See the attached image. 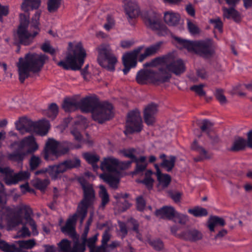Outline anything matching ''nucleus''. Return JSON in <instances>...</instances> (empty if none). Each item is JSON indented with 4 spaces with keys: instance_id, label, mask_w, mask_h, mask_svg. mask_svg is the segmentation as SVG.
Instances as JSON below:
<instances>
[{
    "instance_id": "423d86ee",
    "label": "nucleus",
    "mask_w": 252,
    "mask_h": 252,
    "mask_svg": "<svg viewBox=\"0 0 252 252\" xmlns=\"http://www.w3.org/2000/svg\"><path fill=\"white\" fill-rule=\"evenodd\" d=\"M15 124L16 129L22 134L35 132L43 136L47 133L50 128L49 122L46 120L33 122L26 118H21Z\"/></svg>"
},
{
    "instance_id": "9d476101",
    "label": "nucleus",
    "mask_w": 252,
    "mask_h": 252,
    "mask_svg": "<svg viewBox=\"0 0 252 252\" xmlns=\"http://www.w3.org/2000/svg\"><path fill=\"white\" fill-rule=\"evenodd\" d=\"M71 148L70 143L65 142L61 144L53 138H49L44 148L43 157L47 161H54L66 153Z\"/></svg>"
},
{
    "instance_id": "58836bf2",
    "label": "nucleus",
    "mask_w": 252,
    "mask_h": 252,
    "mask_svg": "<svg viewBox=\"0 0 252 252\" xmlns=\"http://www.w3.org/2000/svg\"><path fill=\"white\" fill-rule=\"evenodd\" d=\"M133 161L135 162L136 163V168L134 172V174L143 171L146 169L147 166L146 158L144 156H141L138 158H136Z\"/></svg>"
},
{
    "instance_id": "1a4fd4ad",
    "label": "nucleus",
    "mask_w": 252,
    "mask_h": 252,
    "mask_svg": "<svg viewBox=\"0 0 252 252\" xmlns=\"http://www.w3.org/2000/svg\"><path fill=\"white\" fill-rule=\"evenodd\" d=\"M178 47L185 48L189 52H193L203 57L210 56L213 52L212 43L209 41H189L179 37L176 38Z\"/></svg>"
},
{
    "instance_id": "338daca9",
    "label": "nucleus",
    "mask_w": 252,
    "mask_h": 252,
    "mask_svg": "<svg viewBox=\"0 0 252 252\" xmlns=\"http://www.w3.org/2000/svg\"><path fill=\"white\" fill-rule=\"evenodd\" d=\"M114 25V21L113 19L110 16H108L107 17V23L104 25V28L107 30L109 31Z\"/></svg>"
},
{
    "instance_id": "c9c22d12",
    "label": "nucleus",
    "mask_w": 252,
    "mask_h": 252,
    "mask_svg": "<svg viewBox=\"0 0 252 252\" xmlns=\"http://www.w3.org/2000/svg\"><path fill=\"white\" fill-rule=\"evenodd\" d=\"M99 196L101 201L99 208L103 209L110 201L109 196L105 188L103 185L99 186Z\"/></svg>"
},
{
    "instance_id": "c85d7f7f",
    "label": "nucleus",
    "mask_w": 252,
    "mask_h": 252,
    "mask_svg": "<svg viewBox=\"0 0 252 252\" xmlns=\"http://www.w3.org/2000/svg\"><path fill=\"white\" fill-rule=\"evenodd\" d=\"M222 10L224 18L232 19L235 21H238L240 20V14L239 12L234 8V7L231 6V7L230 8L223 7Z\"/></svg>"
},
{
    "instance_id": "6ab92c4d",
    "label": "nucleus",
    "mask_w": 252,
    "mask_h": 252,
    "mask_svg": "<svg viewBox=\"0 0 252 252\" xmlns=\"http://www.w3.org/2000/svg\"><path fill=\"white\" fill-rule=\"evenodd\" d=\"M124 10L129 21L135 19L141 13L140 7L137 2L132 0H126L124 3Z\"/></svg>"
},
{
    "instance_id": "f3484780",
    "label": "nucleus",
    "mask_w": 252,
    "mask_h": 252,
    "mask_svg": "<svg viewBox=\"0 0 252 252\" xmlns=\"http://www.w3.org/2000/svg\"><path fill=\"white\" fill-rule=\"evenodd\" d=\"M11 210L8 207L6 206L4 203L1 201V197L0 195V216L1 218H4L6 216L5 219L7 220L10 225L15 226L23 223V218L20 214H15L10 220H8V216L11 214Z\"/></svg>"
},
{
    "instance_id": "e433bc0d",
    "label": "nucleus",
    "mask_w": 252,
    "mask_h": 252,
    "mask_svg": "<svg viewBox=\"0 0 252 252\" xmlns=\"http://www.w3.org/2000/svg\"><path fill=\"white\" fill-rule=\"evenodd\" d=\"M100 178L104 182L108 184L113 188H117L119 183V179L109 174H102L99 175Z\"/></svg>"
},
{
    "instance_id": "473e14b6",
    "label": "nucleus",
    "mask_w": 252,
    "mask_h": 252,
    "mask_svg": "<svg viewBox=\"0 0 252 252\" xmlns=\"http://www.w3.org/2000/svg\"><path fill=\"white\" fill-rule=\"evenodd\" d=\"M160 158L162 159L161 166L166 168L167 171H171L174 166L176 161V157L174 156H170L168 158H166L165 154H161Z\"/></svg>"
},
{
    "instance_id": "aec40b11",
    "label": "nucleus",
    "mask_w": 252,
    "mask_h": 252,
    "mask_svg": "<svg viewBox=\"0 0 252 252\" xmlns=\"http://www.w3.org/2000/svg\"><path fill=\"white\" fill-rule=\"evenodd\" d=\"M79 107L81 110L85 112H92L99 104L98 99L95 96H87L82 98L79 102Z\"/></svg>"
},
{
    "instance_id": "e2e57ef3",
    "label": "nucleus",
    "mask_w": 252,
    "mask_h": 252,
    "mask_svg": "<svg viewBox=\"0 0 252 252\" xmlns=\"http://www.w3.org/2000/svg\"><path fill=\"white\" fill-rule=\"evenodd\" d=\"M168 194L170 197L176 202H178L180 201L182 195L181 193L173 191H169Z\"/></svg>"
},
{
    "instance_id": "f257e3e1",
    "label": "nucleus",
    "mask_w": 252,
    "mask_h": 252,
    "mask_svg": "<svg viewBox=\"0 0 252 252\" xmlns=\"http://www.w3.org/2000/svg\"><path fill=\"white\" fill-rule=\"evenodd\" d=\"M84 192L83 199L78 206L77 213L72 218L69 219L64 226L62 228V231L72 238L76 237L75 232V224L76 217L78 216L81 218V223H82L87 214L88 207L93 203L95 198L94 190L92 185L81 179L79 180Z\"/></svg>"
},
{
    "instance_id": "09e8293b",
    "label": "nucleus",
    "mask_w": 252,
    "mask_h": 252,
    "mask_svg": "<svg viewBox=\"0 0 252 252\" xmlns=\"http://www.w3.org/2000/svg\"><path fill=\"white\" fill-rule=\"evenodd\" d=\"M215 96L217 100L221 105H224L227 103V100L224 94L223 91L222 90L217 89L215 93Z\"/></svg>"
},
{
    "instance_id": "de8ad7c7",
    "label": "nucleus",
    "mask_w": 252,
    "mask_h": 252,
    "mask_svg": "<svg viewBox=\"0 0 252 252\" xmlns=\"http://www.w3.org/2000/svg\"><path fill=\"white\" fill-rule=\"evenodd\" d=\"M58 113V107L55 103H52L47 111V115L49 118L54 119Z\"/></svg>"
},
{
    "instance_id": "4d7b16f0",
    "label": "nucleus",
    "mask_w": 252,
    "mask_h": 252,
    "mask_svg": "<svg viewBox=\"0 0 252 252\" xmlns=\"http://www.w3.org/2000/svg\"><path fill=\"white\" fill-rule=\"evenodd\" d=\"M25 155L19 153H13L8 155V158L10 160L15 161H21L23 160Z\"/></svg>"
},
{
    "instance_id": "4be33fe9",
    "label": "nucleus",
    "mask_w": 252,
    "mask_h": 252,
    "mask_svg": "<svg viewBox=\"0 0 252 252\" xmlns=\"http://www.w3.org/2000/svg\"><path fill=\"white\" fill-rule=\"evenodd\" d=\"M117 164L118 159L113 157L105 158L101 163L100 168L103 171L114 172L117 170Z\"/></svg>"
},
{
    "instance_id": "052dcab7",
    "label": "nucleus",
    "mask_w": 252,
    "mask_h": 252,
    "mask_svg": "<svg viewBox=\"0 0 252 252\" xmlns=\"http://www.w3.org/2000/svg\"><path fill=\"white\" fill-rule=\"evenodd\" d=\"M150 245L157 251H160L163 248L162 242L159 240H155L149 242Z\"/></svg>"
},
{
    "instance_id": "0e129e2a",
    "label": "nucleus",
    "mask_w": 252,
    "mask_h": 252,
    "mask_svg": "<svg viewBox=\"0 0 252 252\" xmlns=\"http://www.w3.org/2000/svg\"><path fill=\"white\" fill-rule=\"evenodd\" d=\"M41 49L45 52L49 53L51 55L55 53V50L48 43H45L41 46Z\"/></svg>"
},
{
    "instance_id": "37998d69",
    "label": "nucleus",
    "mask_w": 252,
    "mask_h": 252,
    "mask_svg": "<svg viewBox=\"0 0 252 252\" xmlns=\"http://www.w3.org/2000/svg\"><path fill=\"white\" fill-rule=\"evenodd\" d=\"M188 212L196 217H201L206 216L208 214L207 211L206 209L196 207L188 210Z\"/></svg>"
},
{
    "instance_id": "393cba45",
    "label": "nucleus",
    "mask_w": 252,
    "mask_h": 252,
    "mask_svg": "<svg viewBox=\"0 0 252 252\" xmlns=\"http://www.w3.org/2000/svg\"><path fill=\"white\" fill-rule=\"evenodd\" d=\"M21 148H28L27 153H32L37 150L38 146L35 142V138L32 136L24 138L19 143Z\"/></svg>"
},
{
    "instance_id": "a19ab883",
    "label": "nucleus",
    "mask_w": 252,
    "mask_h": 252,
    "mask_svg": "<svg viewBox=\"0 0 252 252\" xmlns=\"http://www.w3.org/2000/svg\"><path fill=\"white\" fill-rule=\"evenodd\" d=\"M14 244H16V246L19 248L24 250H28L32 249L36 245V243L34 239H30L16 241Z\"/></svg>"
},
{
    "instance_id": "f704fd0d",
    "label": "nucleus",
    "mask_w": 252,
    "mask_h": 252,
    "mask_svg": "<svg viewBox=\"0 0 252 252\" xmlns=\"http://www.w3.org/2000/svg\"><path fill=\"white\" fill-rule=\"evenodd\" d=\"M248 147L247 141L241 137H237L235 139L230 150L233 152H238L244 150Z\"/></svg>"
},
{
    "instance_id": "9b49d317",
    "label": "nucleus",
    "mask_w": 252,
    "mask_h": 252,
    "mask_svg": "<svg viewBox=\"0 0 252 252\" xmlns=\"http://www.w3.org/2000/svg\"><path fill=\"white\" fill-rule=\"evenodd\" d=\"M170 79L169 74L166 73L162 70L161 74L160 69L158 72L152 70L142 69L138 72L136 75V81L140 84H144L147 82L164 83L168 82Z\"/></svg>"
},
{
    "instance_id": "c03bdc74",
    "label": "nucleus",
    "mask_w": 252,
    "mask_h": 252,
    "mask_svg": "<svg viewBox=\"0 0 252 252\" xmlns=\"http://www.w3.org/2000/svg\"><path fill=\"white\" fill-rule=\"evenodd\" d=\"M60 252H71V242L67 239H63L58 244Z\"/></svg>"
},
{
    "instance_id": "a878e982",
    "label": "nucleus",
    "mask_w": 252,
    "mask_h": 252,
    "mask_svg": "<svg viewBox=\"0 0 252 252\" xmlns=\"http://www.w3.org/2000/svg\"><path fill=\"white\" fill-rule=\"evenodd\" d=\"M156 168V175L158 182V187L159 189H163L166 188L171 182V177L168 174H162L157 164H155Z\"/></svg>"
},
{
    "instance_id": "4468645a",
    "label": "nucleus",
    "mask_w": 252,
    "mask_h": 252,
    "mask_svg": "<svg viewBox=\"0 0 252 252\" xmlns=\"http://www.w3.org/2000/svg\"><path fill=\"white\" fill-rule=\"evenodd\" d=\"M113 106L108 103L98 104L92 113L93 119L100 124L109 120L113 117Z\"/></svg>"
},
{
    "instance_id": "ea45409f",
    "label": "nucleus",
    "mask_w": 252,
    "mask_h": 252,
    "mask_svg": "<svg viewBox=\"0 0 252 252\" xmlns=\"http://www.w3.org/2000/svg\"><path fill=\"white\" fill-rule=\"evenodd\" d=\"M49 183L50 181L48 179L41 180L39 178H35L32 181L33 186L42 191L45 190Z\"/></svg>"
},
{
    "instance_id": "c756f323",
    "label": "nucleus",
    "mask_w": 252,
    "mask_h": 252,
    "mask_svg": "<svg viewBox=\"0 0 252 252\" xmlns=\"http://www.w3.org/2000/svg\"><path fill=\"white\" fill-rule=\"evenodd\" d=\"M62 107L65 112H71L79 107V104L75 98H67L64 99Z\"/></svg>"
},
{
    "instance_id": "ddd939ff",
    "label": "nucleus",
    "mask_w": 252,
    "mask_h": 252,
    "mask_svg": "<svg viewBox=\"0 0 252 252\" xmlns=\"http://www.w3.org/2000/svg\"><path fill=\"white\" fill-rule=\"evenodd\" d=\"M91 221H88L86 224L84 231L81 235V244L76 242L74 244L71 252H84L86 246L88 247L91 252H93L94 247H95L97 240L98 233H96L92 237L87 238V235L89 231V226Z\"/></svg>"
},
{
    "instance_id": "cd10ccee",
    "label": "nucleus",
    "mask_w": 252,
    "mask_h": 252,
    "mask_svg": "<svg viewBox=\"0 0 252 252\" xmlns=\"http://www.w3.org/2000/svg\"><path fill=\"white\" fill-rule=\"evenodd\" d=\"M19 210L20 211H25V219L31 226L33 234L37 235L38 234V231L36 228V224L34 220L30 217V215L32 213L31 209L28 206L22 205L20 206Z\"/></svg>"
},
{
    "instance_id": "79ce46f5",
    "label": "nucleus",
    "mask_w": 252,
    "mask_h": 252,
    "mask_svg": "<svg viewBox=\"0 0 252 252\" xmlns=\"http://www.w3.org/2000/svg\"><path fill=\"white\" fill-rule=\"evenodd\" d=\"M152 174L153 172L151 170H148L145 173V179L142 181H138V182L143 183L148 189H151L154 182V179L151 177Z\"/></svg>"
},
{
    "instance_id": "69168bd1",
    "label": "nucleus",
    "mask_w": 252,
    "mask_h": 252,
    "mask_svg": "<svg viewBox=\"0 0 252 252\" xmlns=\"http://www.w3.org/2000/svg\"><path fill=\"white\" fill-rule=\"evenodd\" d=\"M130 222L133 224V230L136 233L137 238L141 241H143V239L141 236L140 233L138 231V224L137 221L134 220H131Z\"/></svg>"
},
{
    "instance_id": "b1692460",
    "label": "nucleus",
    "mask_w": 252,
    "mask_h": 252,
    "mask_svg": "<svg viewBox=\"0 0 252 252\" xmlns=\"http://www.w3.org/2000/svg\"><path fill=\"white\" fill-rule=\"evenodd\" d=\"M177 212L172 206H165L157 210L156 215L161 219L172 220L174 218Z\"/></svg>"
},
{
    "instance_id": "0eeeda50",
    "label": "nucleus",
    "mask_w": 252,
    "mask_h": 252,
    "mask_svg": "<svg viewBox=\"0 0 252 252\" xmlns=\"http://www.w3.org/2000/svg\"><path fill=\"white\" fill-rule=\"evenodd\" d=\"M80 160L75 158L63 161L58 164L49 166L47 168L41 169L35 172L36 175L48 173L52 180H55L61 177V174L74 168L80 166Z\"/></svg>"
},
{
    "instance_id": "8fccbe9b",
    "label": "nucleus",
    "mask_w": 252,
    "mask_h": 252,
    "mask_svg": "<svg viewBox=\"0 0 252 252\" xmlns=\"http://www.w3.org/2000/svg\"><path fill=\"white\" fill-rule=\"evenodd\" d=\"M14 244L9 245L3 240H0V250L5 252H14Z\"/></svg>"
},
{
    "instance_id": "f03ea898",
    "label": "nucleus",
    "mask_w": 252,
    "mask_h": 252,
    "mask_svg": "<svg viewBox=\"0 0 252 252\" xmlns=\"http://www.w3.org/2000/svg\"><path fill=\"white\" fill-rule=\"evenodd\" d=\"M40 11H36L30 23L28 13L20 14V24L14 34V39L18 43L27 46L32 42L33 38L40 31Z\"/></svg>"
},
{
    "instance_id": "6e6d98bb",
    "label": "nucleus",
    "mask_w": 252,
    "mask_h": 252,
    "mask_svg": "<svg viewBox=\"0 0 252 252\" xmlns=\"http://www.w3.org/2000/svg\"><path fill=\"white\" fill-rule=\"evenodd\" d=\"M204 85L200 84L199 85H194L191 86L190 89L194 92L200 96H204L206 94L205 91L203 90Z\"/></svg>"
},
{
    "instance_id": "2eb2a0df",
    "label": "nucleus",
    "mask_w": 252,
    "mask_h": 252,
    "mask_svg": "<svg viewBox=\"0 0 252 252\" xmlns=\"http://www.w3.org/2000/svg\"><path fill=\"white\" fill-rule=\"evenodd\" d=\"M126 126V132L129 133L139 132L141 130L142 119L138 111H131L128 114Z\"/></svg>"
},
{
    "instance_id": "dca6fc26",
    "label": "nucleus",
    "mask_w": 252,
    "mask_h": 252,
    "mask_svg": "<svg viewBox=\"0 0 252 252\" xmlns=\"http://www.w3.org/2000/svg\"><path fill=\"white\" fill-rule=\"evenodd\" d=\"M186 67L183 61L181 59L172 60L166 63L165 66L160 68V73L164 70L166 73L169 74L171 77V73L176 75H180L185 71Z\"/></svg>"
},
{
    "instance_id": "39448f33",
    "label": "nucleus",
    "mask_w": 252,
    "mask_h": 252,
    "mask_svg": "<svg viewBox=\"0 0 252 252\" xmlns=\"http://www.w3.org/2000/svg\"><path fill=\"white\" fill-rule=\"evenodd\" d=\"M86 55L80 42H69L65 60L58 62L57 64L66 70H78L83 65Z\"/></svg>"
},
{
    "instance_id": "864d4df0",
    "label": "nucleus",
    "mask_w": 252,
    "mask_h": 252,
    "mask_svg": "<svg viewBox=\"0 0 252 252\" xmlns=\"http://www.w3.org/2000/svg\"><path fill=\"white\" fill-rule=\"evenodd\" d=\"M175 221L180 224L185 225L189 221V217L187 215L176 213L175 216Z\"/></svg>"
},
{
    "instance_id": "2f4dec72",
    "label": "nucleus",
    "mask_w": 252,
    "mask_h": 252,
    "mask_svg": "<svg viewBox=\"0 0 252 252\" xmlns=\"http://www.w3.org/2000/svg\"><path fill=\"white\" fill-rule=\"evenodd\" d=\"M41 3V0H24L21 8L25 12L38 8Z\"/></svg>"
},
{
    "instance_id": "774afa93",
    "label": "nucleus",
    "mask_w": 252,
    "mask_h": 252,
    "mask_svg": "<svg viewBox=\"0 0 252 252\" xmlns=\"http://www.w3.org/2000/svg\"><path fill=\"white\" fill-rule=\"evenodd\" d=\"M111 235L108 231H105L102 235V239L101 240V245L106 246L107 248V242L110 240Z\"/></svg>"
},
{
    "instance_id": "49530a36",
    "label": "nucleus",
    "mask_w": 252,
    "mask_h": 252,
    "mask_svg": "<svg viewBox=\"0 0 252 252\" xmlns=\"http://www.w3.org/2000/svg\"><path fill=\"white\" fill-rule=\"evenodd\" d=\"M187 27L189 32L192 35L198 34L200 32L196 24L189 20L187 21Z\"/></svg>"
},
{
    "instance_id": "bb28decb",
    "label": "nucleus",
    "mask_w": 252,
    "mask_h": 252,
    "mask_svg": "<svg viewBox=\"0 0 252 252\" xmlns=\"http://www.w3.org/2000/svg\"><path fill=\"white\" fill-rule=\"evenodd\" d=\"M177 236L184 240L196 241L202 239V234L198 230L192 229L179 234Z\"/></svg>"
},
{
    "instance_id": "a211bd4d",
    "label": "nucleus",
    "mask_w": 252,
    "mask_h": 252,
    "mask_svg": "<svg viewBox=\"0 0 252 252\" xmlns=\"http://www.w3.org/2000/svg\"><path fill=\"white\" fill-rule=\"evenodd\" d=\"M30 176L29 171H21L18 173L14 174L13 170L9 169L5 177H4L5 183L8 185L16 184L19 181L28 180Z\"/></svg>"
},
{
    "instance_id": "7ed1b4c3",
    "label": "nucleus",
    "mask_w": 252,
    "mask_h": 252,
    "mask_svg": "<svg viewBox=\"0 0 252 252\" xmlns=\"http://www.w3.org/2000/svg\"><path fill=\"white\" fill-rule=\"evenodd\" d=\"M47 60L45 55L36 53H28L24 58H19L16 64L20 81L23 83L30 76L31 72L36 73L40 71Z\"/></svg>"
},
{
    "instance_id": "a18cd8bd",
    "label": "nucleus",
    "mask_w": 252,
    "mask_h": 252,
    "mask_svg": "<svg viewBox=\"0 0 252 252\" xmlns=\"http://www.w3.org/2000/svg\"><path fill=\"white\" fill-rule=\"evenodd\" d=\"M85 159L90 163L92 164L94 168V164L99 160L98 156L90 153H85L83 155Z\"/></svg>"
},
{
    "instance_id": "4c0bfd02",
    "label": "nucleus",
    "mask_w": 252,
    "mask_h": 252,
    "mask_svg": "<svg viewBox=\"0 0 252 252\" xmlns=\"http://www.w3.org/2000/svg\"><path fill=\"white\" fill-rule=\"evenodd\" d=\"M213 126V123L207 120H204L202 122V126H200V128L202 131L206 132L210 138L213 139L214 142H218L219 141V138L217 136L214 135L211 136L209 132L211 131V129Z\"/></svg>"
},
{
    "instance_id": "bf43d9fd",
    "label": "nucleus",
    "mask_w": 252,
    "mask_h": 252,
    "mask_svg": "<svg viewBox=\"0 0 252 252\" xmlns=\"http://www.w3.org/2000/svg\"><path fill=\"white\" fill-rule=\"evenodd\" d=\"M132 162V161H120L118 159L117 170H124L128 168L130 166Z\"/></svg>"
},
{
    "instance_id": "f8f14e48",
    "label": "nucleus",
    "mask_w": 252,
    "mask_h": 252,
    "mask_svg": "<svg viewBox=\"0 0 252 252\" xmlns=\"http://www.w3.org/2000/svg\"><path fill=\"white\" fill-rule=\"evenodd\" d=\"M98 53L97 61L103 67L109 70H114V65L117 62V57L113 54L108 44H102L97 48Z\"/></svg>"
},
{
    "instance_id": "5fc2aeb1",
    "label": "nucleus",
    "mask_w": 252,
    "mask_h": 252,
    "mask_svg": "<svg viewBox=\"0 0 252 252\" xmlns=\"http://www.w3.org/2000/svg\"><path fill=\"white\" fill-rule=\"evenodd\" d=\"M210 23L213 25L215 29L221 32H222V23L219 17L210 20Z\"/></svg>"
},
{
    "instance_id": "72a5a7b5",
    "label": "nucleus",
    "mask_w": 252,
    "mask_h": 252,
    "mask_svg": "<svg viewBox=\"0 0 252 252\" xmlns=\"http://www.w3.org/2000/svg\"><path fill=\"white\" fill-rule=\"evenodd\" d=\"M225 224L224 219L217 216L211 217L208 221V227L211 231H214V228L217 225L223 226Z\"/></svg>"
},
{
    "instance_id": "680f3d73",
    "label": "nucleus",
    "mask_w": 252,
    "mask_h": 252,
    "mask_svg": "<svg viewBox=\"0 0 252 252\" xmlns=\"http://www.w3.org/2000/svg\"><path fill=\"white\" fill-rule=\"evenodd\" d=\"M134 150L133 149L129 150H124L121 151L122 154L126 157L132 159V161H133L136 158L133 155Z\"/></svg>"
},
{
    "instance_id": "20e7f679",
    "label": "nucleus",
    "mask_w": 252,
    "mask_h": 252,
    "mask_svg": "<svg viewBox=\"0 0 252 252\" xmlns=\"http://www.w3.org/2000/svg\"><path fill=\"white\" fill-rule=\"evenodd\" d=\"M162 45V41L156 42L145 48L143 53H141L144 47L142 46H139L132 51L124 55L123 57V64L125 66V68L123 69L124 73L126 74L131 68L136 66L138 57V61L140 62H142L147 57L152 56L157 54L160 50Z\"/></svg>"
},
{
    "instance_id": "603ef678",
    "label": "nucleus",
    "mask_w": 252,
    "mask_h": 252,
    "mask_svg": "<svg viewBox=\"0 0 252 252\" xmlns=\"http://www.w3.org/2000/svg\"><path fill=\"white\" fill-rule=\"evenodd\" d=\"M41 160L39 157L33 155L30 160V165L31 170H34L38 167L41 163Z\"/></svg>"
},
{
    "instance_id": "5701e85b",
    "label": "nucleus",
    "mask_w": 252,
    "mask_h": 252,
    "mask_svg": "<svg viewBox=\"0 0 252 252\" xmlns=\"http://www.w3.org/2000/svg\"><path fill=\"white\" fill-rule=\"evenodd\" d=\"M163 19L165 23L169 26L175 27L179 24L180 15L172 11H167L164 13Z\"/></svg>"
},
{
    "instance_id": "13d9d810",
    "label": "nucleus",
    "mask_w": 252,
    "mask_h": 252,
    "mask_svg": "<svg viewBox=\"0 0 252 252\" xmlns=\"http://www.w3.org/2000/svg\"><path fill=\"white\" fill-rule=\"evenodd\" d=\"M119 235L122 238H124L127 234V229L126 225L122 222H119Z\"/></svg>"
},
{
    "instance_id": "6e6552de",
    "label": "nucleus",
    "mask_w": 252,
    "mask_h": 252,
    "mask_svg": "<svg viewBox=\"0 0 252 252\" xmlns=\"http://www.w3.org/2000/svg\"><path fill=\"white\" fill-rule=\"evenodd\" d=\"M142 18L146 27L158 35L164 36L169 33V30L161 22L160 14L156 11H146L143 13Z\"/></svg>"
},
{
    "instance_id": "412c9836",
    "label": "nucleus",
    "mask_w": 252,
    "mask_h": 252,
    "mask_svg": "<svg viewBox=\"0 0 252 252\" xmlns=\"http://www.w3.org/2000/svg\"><path fill=\"white\" fill-rule=\"evenodd\" d=\"M158 112L157 105L151 103L147 105L144 112V118L148 125H152L155 122V115Z\"/></svg>"
},
{
    "instance_id": "3c124183",
    "label": "nucleus",
    "mask_w": 252,
    "mask_h": 252,
    "mask_svg": "<svg viewBox=\"0 0 252 252\" xmlns=\"http://www.w3.org/2000/svg\"><path fill=\"white\" fill-rule=\"evenodd\" d=\"M61 0H49L48 2V9L50 12L56 11L60 6Z\"/></svg>"
},
{
    "instance_id": "7c9ffc66",
    "label": "nucleus",
    "mask_w": 252,
    "mask_h": 252,
    "mask_svg": "<svg viewBox=\"0 0 252 252\" xmlns=\"http://www.w3.org/2000/svg\"><path fill=\"white\" fill-rule=\"evenodd\" d=\"M191 148L196 150L200 154V157L194 158L196 161H200L204 159H209L212 157V155L209 153L203 148L197 145L196 141H194L191 146Z\"/></svg>"
}]
</instances>
